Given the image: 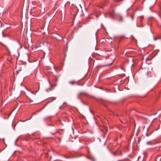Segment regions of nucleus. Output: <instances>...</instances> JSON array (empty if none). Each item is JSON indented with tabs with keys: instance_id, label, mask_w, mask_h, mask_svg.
<instances>
[{
	"instance_id": "1",
	"label": "nucleus",
	"mask_w": 161,
	"mask_h": 161,
	"mask_svg": "<svg viewBox=\"0 0 161 161\" xmlns=\"http://www.w3.org/2000/svg\"><path fill=\"white\" fill-rule=\"evenodd\" d=\"M112 154L114 156L120 155H122L121 152L120 150H117L114 152Z\"/></svg>"
},
{
	"instance_id": "2",
	"label": "nucleus",
	"mask_w": 161,
	"mask_h": 161,
	"mask_svg": "<svg viewBox=\"0 0 161 161\" xmlns=\"http://www.w3.org/2000/svg\"><path fill=\"white\" fill-rule=\"evenodd\" d=\"M75 81L74 80H72L69 81V83L71 85H73L75 84Z\"/></svg>"
},
{
	"instance_id": "3",
	"label": "nucleus",
	"mask_w": 161,
	"mask_h": 161,
	"mask_svg": "<svg viewBox=\"0 0 161 161\" xmlns=\"http://www.w3.org/2000/svg\"><path fill=\"white\" fill-rule=\"evenodd\" d=\"M95 15H96V17L97 18V17H98V14H97V13H98V12H97V11H95ZM99 13V14H100V13H99H99Z\"/></svg>"
},
{
	"instance_id": "4",
	"label": "nucleus",
	"mask_w": 161,
	"mask_h": 161,
	"mask_svg": "<svg viewBox=\"0 0 161 161\" xmlns=\"http://www.w3.org/2000/svg\"><path fill=\"white\" fill-rule=\"evenodd\" d=\"M156 161H158V160H160L161 161V158H160V157H158L156 159Z\"/></svg>"
},
{
	"instance_id": "5",
	"label": "nucleus",
	"mask_w": 161,
	"mask_h": 161,
	"mask_svg": "<svg viewBox=\"0 0 161 161\" xmlns=\"http://www.w3.org/2000/svg\"><path fill=\"white\" fill-rule=\"evenodd\" d=\"M126 159H124L122 160H118L117 161H126Z\"/></svg>"
},
{
	"instance_id": "6",
	"label": "nucleus",
	"mask_w": 161,
	"mask_h": 161,
	"mask_svg": "<svg viewBox=\"0 0 161 161\" xmlns=\"http://www.w3.org/2000/svg\"><path fill=\"white\" fill-rule=\"evenodd\" d=\"M50 90H51V89L49 88V89H47L46 91L47 92H48L49 91H50Z\"/></svg>"
},
{
	"instance_id": "7",
	"label": "nucleus",
	"mask_w": 161,
	"mask_h": 161,
	"mask_svg": "<svg viewBox=\"0 0 161 161\" xmlns=\"http://www.w3.org/2000/svg\"><path fill=\"white\" fill-rule=\"evenodd\" d=\"M116 115L117 117H119L120 116H121V115H119V114Z\"/></svg>"
},
{
	"instance_id": "8",
	"label": "nucleus",
	"mask_w": 161,
	"mask_h": 161,
	"mask_svg": "<svg viewBox=\"0 0 161 161\" xmlns=\"http://www.w3.org/2000/svg\"><path fill=\"white\" fill-rule=\"evenodd\" d=\"M13 87H10V89H9V90L10 91H11V90H13Z\"/></svg>"
},
{
	"instance_id": "9",
	"label": "nucleus",
	"mask_w": 161,
	"mask_h": 161,
	"mask_svg": "<svg viewBox=\"0 0 161 161\" xmlns=\"http://www.w3.org/2000/svg\"><path fill=\"white\" fill-rule=\"evenodd\" d=\"M120 19H121V20H122V17H120Z\"/></svg>"
},
{
	"instance_id": "10",
	"label": "nucleus",
	"mask_w": 161,
	"mask_h": 161,
	"mask_svg": "<svg viewBox=\"0 0 161 161\" xmlns=\"http://www.w3.org/2000/svg\"><path fill=\"white\" fill-rule=\"evenodd\" d=\"M39 47V46H36V48L37 47Z\"/></svg>"
},
{
	"instance_id": "11",
	"label": "nucleus",
	"mask_w": 161,
	"mask_h": 161,
	"mask_svg": "<svg viewBox=\"0 0 161 161\" xmlns=\"http://www.w3.org/2000/svg\"><path fill=\"white\" fill-rule=\"evenodd\" d=\"M131 18H132V19H133V16H131Z\"/></svg>"
},
{
	"instance_id": "12",
	"label": "nucleus",
	"mask_w": 161,
	"mask_h": 161,
	"mask_svg": "<svg viewBox=\"0 0 161 161\" xmlns=\"http://www.w3.org/2000/svg\"><path fill=\"white\" fill-rule=\"evenodd\" d=\"M18 71H17V73L18 74Z\"/></svg>"
},
{
	"instance_id": "13",
	"label": "nucleus",
	"mask_w": 161,
	"mask_h": 161,
	"mask_svg": "<svg viewBox=\"0 0 161 161\" xmlns=\"http://www.w3.org/2000/svg\"><path fill=\"white\" fill-rule=\"evenodd\" d=\"M160 26L161 28V25H160Z\"/></svg>"
}]
</instances>
